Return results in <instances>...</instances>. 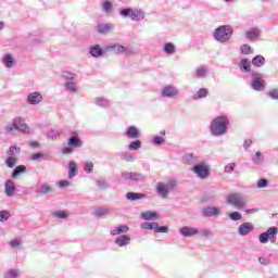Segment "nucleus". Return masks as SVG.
<instances>
[{
	"mask_svg": "<svg viewBox=\"0 0 278 278\" xmlns=\"http://www.w3.org/2000/svg\"><path fill=\"white\" fill-rule=\"evenodd\" d=\"M227 129H229V117L222 115L212 119L210 126L211 136H215V138L225 136Z\"/></svg>",
	"mask_w": 278,
	"mask_h": 278,
	"instance_id": "1",
	"label": "nucleus"
},
{
	"mask_svg": "<svg viewBox=\"0 0 278 278\" xmlns=\"http://www.w3.org/2000/svg\"><path fill=\"white\" fill-rule=\"evenodd\" d=\"M250 77V88H252V90L255 92H263V90H266V80L264 79V74H262L260 71H252Z\"/></svg>",
	"mask_w": 278,
	"mask_h": 278,
	"instance_id": "2",
	"label": "nucleus"
},
{
	"mask_svg": "<svg viewBox=\"0 0 278 278\" xmlns=\"http://www.w3.org/2000/svg\"><path fill=\"white\" fill-rule=\"evenodd\" d=\"M84 142L79 138V134L76 131L71 132V137L67 140V147L63 148L62 154L63 155H71V153H74V149H81Z\"/></svg>",
	"mask_w": 278,
	"mask_h": 278,
	"instance_id": "3",
	"label": "nucleus"
},
{
	"mask_svg": "<svg viewBox=\"0 0 278 278\" xmlns=\"http://www.w3.org/2000/svg\"><path fill=\"white\" fill-rule=\"evenodd\" d=\"M233 36V28L229 25H223L214 30L213 37L217 42H227Z\"/></svg>",
	"mask_w": 278,
	"mask_h": 278,
	"instance_id": "4",
	"label": "nucleus"
},
{
	"mask_svg": "<svg viewBox=\"0 0 278 278\" xmlns=\"http://www.w3.org/2000/svg\"><path fill=\"white\" fill-rule=\"evenodd\" d=\"M119 14L121 16H123L124 18H131V21H142L146 16L144 11L140 10V9H131V8H125L119 10Z\"/></svg>",
	"mask_w": 278,
	"mask_h": 278,
	"instance_id": "5",
	"label": "nucleus"
},
{
	"mask_svg": "<svg viewBox=\"0 0 278 278\" xmlns=\"http://www.w3.org/2000/svg\"><path fill=\"white\" fill-rule=\"evenodd\" d=\"M278 228L276 226L269 227L265 232L258 235V241L261 244H268V242L275 243L277 241Z\"/></svg>",
	"mask_w": 278,
	"mask_h": 278,
	"instance_id": "6",
	"label": "nucleus"
},
{
	"mask_svg": "<svg viewBox=\"0 0 278 278\" xmlns=\"http://www.w3.org/2000/svg\"><path fill=\"white\" fill-rule=\"evenodd\" d=\"M14 129L22 131V134H29V126L25 124V119L22 117L14 118L12 125L7 127L8 131H14Z\"/></svg>",
	"mask_w": 278,
	"mask_h": 278,
	"instance_id": "7",
	"label": "nucleus"
},
{
	"mask_svg": "<svg viewBox=\"0 0 278 278\" xmlns=\"http://www.w3.org/2000/svg\"><path fill=\"white\" fill-rule=\"evenodd\" d=\"M226 203H228V205H233V207H238L239 210H244L247 207V202H244L240 193H232L228 195Z\"/></svg>",
	"mask_w": 278,
	"mask_h": 278,
	"instance_id": "8",
	"label": "nucleus"
},
{
	"mask_svg": "<svg viewBox=\"0 0 278 278\" xmlns=\"http://www.w3.org/2000/svg\"><path fill=\"white\" fill-rule=\"evenodd\" d=\"M191 170L197 175V177H199V179H207V177H210V167L205 164L198 163L191 168Z\"/></svg>",
	"mask_w": 278,
	"mask_h": 278,
	"instance_id": "9",
	"label": "nucleus"
},
{
	"mask_svg": "<svg viewBox=\"0 0 278 278\" xmlns=\"http://www.w3.org/2000/svg\"><path fill=\"white\" fill-rule=\"evenodd\" d=\"M161 94L163 99H175L179 97V89L173 85H166L162 88Z\"/></svg>",
	"mask_w": 278,
	"mask_h": 278,
	"instance_id": "10",
	"label": "nucleus"
},
{
	"mask_svg": "<svg viewBox=\"0 0 278 278\" xmlns=\"http://www.w3.org/2000/svg\"><path fill=\"white\" fill-rule=\"evenodd\" d=\"M223 214V211L218 206H206L202 208V216L204 218H212L214 216H220Z\"/></svg>",
	"mask_w": 278,
	"mask_h": 278,
	"instance_id": "11",
	"label": "nucleus"
},
{
	"mask_svg": "<svg viewBox=\"0 0 278 278\" xmlns=\"http://www.w3.org/2000/svg\"><path fill=\"white\" fill-rule=\"evenodd\" d=\"M179 233L184 238H192L194 236H199V228L184 226L179 229Z\"/></svg>",
	"mask_w": 278,
	"mask_h": 278,
	"instance_id": "12",
	"label": "nucleus"
},
{
	"mask_svg": "<svg viewBox=\"0 0 278 278\" xmlns=\"http://www.w3.org/2000/svg\"><path fill=\"white\" fill-rule=\"evenodd\" d=\"M255 230L253 223H243L238 228L239 236H249L252 231Z\"/></svg>",
	"mask_w": 278,
	"mask_h": 278,
	"instance_id": "13",
	"label": "nucleus"
},
{
	"mask_svg": "<svg viewBox=\"0 0 278 278\" xmlns=\"http://www.w3.org/2000/svg\"><path fill=\"white\" fill-rule=\"evenodd\" d=\"M42 102V93L38 91H34L27 96L28 105H38V103Z\"/></svg>",
	"mask_w": 278,
	"mask_h": 278,
	"instance_id": "14",
	"label": "nucleus"
},
{
	"mask_svg": "<svg viewBox=\"0 0 278 278\" xmlns=\"http://www.w3.org/2000/svg\"><path fill=\"white\" fill-rule=\"evenodd\" d=\"M125 136L131 140H138V138L142 136V134L140 132L138 127L129 126L125 131Z\"/></svg>",
	"mask_w": 278,
	"mask_h": 278,
	"instance_id": "15",
	"label": "nucleus"
},
{
	"mask_svg": "<svg viewBox=\"0 0 278 278\" xmlns=\"http://www.w3.org/2000/svg\"><path fill=\"white\" fill-rule=\"evenodd\" d=\"M105 49H106V51H114V53H117V54L128 52V50L125 46L119 45V43H114V42L106 45Z\"/></svg>",
	"mask_w": 278,
	"mask_h": 278,
	"instance_id": "16",
	"label": "nucleus"
},
{
	"mask_svg": "<svg viewBox=\"0 0 278 278\" xmlns=\"http://www.w3.org/2000/svg\"><path fill=\"white\" fill-rule=\"evenodd\" d=\"M262 36V30L257 27L251 28L245 33V38L255 42Z\"/></svg>",
	"mask_w": 278,
	"mask_h": 278,
	"instance_id": "17",
	"label": "nucleus"
},
{
	"mask_svg": "<svg viewBox=\"0 0 278 278\" xmlns=\"http://www.w3.org/2000/svg\"><path fill=\"white\" fill-rule=\"evenodd\" d=\"M89 54L91 58H103V55H105V51L100 45H94L89 48Z\"/></svg>",
	"mask_w": 278,
	"mask_h": 278,
	"instance_id": "18",
	"label": "nucleus"
},
{
	"mask_svg": "<svg viewBox=\"0 0 278 278\" xmlns=\"http://www.w3.org/2000/svg\"><path fill=\"white\" fill-rule=\"evenodd\" d=\"M14 192H16V185L12 179H8L4 182V194L8 197H14Z\"/></svg>",
	"mask_w": 278,
	"mask_h": 278,
	"instance_id": "19",
	"label": "nucleus"
},
{
	"mask_svg": "<svg viewBox=\"0 0 278 278\" xmlns=\"http://www.w3.org/2000/svg\"><path fill=\"white\" fill-rule=\"evenodd\" d=\"M182 163L189 166H197L199 164V157L193 153H187L182 156Z\"/></svg>",
	"mask_w": 278,
	"mask_h": 278,
	"instance_id": "20",
	"label": "nucleus"
},
{
	"mask_svg": "<svg viewBox=\"0 0 278 278\" xmlns=\"http://www.w3.org/2000/svg\"><path fill=\"white\" fill-rule=\"evenodd\" d=\"M156 192L163 199H167L170 192V189L168 188V185H164L163 182H160L156 186Z\"/></svg>",
	"mask_w": 278,
	"mask_h": 278,
	"instance_id": "21",
	"label": "nucleus"
},
{
	"mask_svg": "<svg viewBox=\"0 0 278 278\" xmlns=\"http://www.w3.org/2000/svg\"><path fill=\"white\" fill-rule=\"evenodd\" d=\"M251 64L252 61L249 59H241L240 63H239V68L241 73H253V71H251Z\"/></svg>",
	"mask_w": 278,
	"mask_h": 278,
	"instance_id": "22",
	"label": "nucleus"
},
{
	"mask_svg": "<svg viewBox=\"0 0 278 278\" xmlns=\"http://www.w3.org/2000/svg\"><path fill=\"white\" fill-rule=\"evenodd\" d=\"M131 243V237L129 235H123L115 239V244L117 247H127V244Z\"/></svg>",
	"mask_w": 278,
	"mask_h": 278,
	"instance_id": "23",
	"label": "nucleus"
},
{
	"mask_svg": "<svg viewBox=\"0 0 278 278\" xmlns=\"http://www.w3.org/2000/svg\"><path fill=\"white\" fill-rule=\"evenodd\" d=\"M114 29V24L106 23V24H98L97 31L98 34H110Z\"/></svg>",
	"mask_w": 278,
	"mask_h": 278,
	"instance_id": "24",
	"label": "nucleus"
},
{
	"mask_svg": "<svg viewBox=\"0 0 278 278\" xmlns=\"http://www.w3.org/2000/svg\"><path fill=\"white\" fill-rule=\"evenodd\" d=\"M38 194H50L55 192L49 182L41 184L40 187L37 189Z\"/></svg>",
	"mask_w": 278,
	"mask_h": 278,
	"instance_id": "25",
	"label": "nucleus"
},
{
	"mask_svg": "<svg viewBox=\"0 0 278 278\" xmlns=\"http://www.w3.org/2000/svg\"><path fill=\"white\" fill-rule=\"evenodd\" d=\"M141 218L143 220H157V218H160V214L155 211H146L141 213Z\"/></svg>",
	"mask_w": 278,
	"mask_h": 278,
	"instance_id": "26",
	"label": "nucleus"
},
{
	"mask_svg": "<svg viewBox=\"0 0 278 278\" xmlns=\"http://www.w3.org/2000/svg\"><path fill=\"white\" fill-rule=\"evenodd\" d=\"M110 214H112V211H110V208H105V207H98L93 212V215H96L97 218H108V216H110Z\"/></svg>",
	"mask_w": 278,
	"mask_h": 278,
	"instance_id": "27",
	"label": "nucleus"
},
{
	"mask_svg": "<svg viewBox=\"0 0 278 278\" xmlns=\"http://www.w3.org/2000/svg\"><path fill=\"white\" fill-rule=\"evenodd\" d=\"M251 62H252V66H255L256 68H262V66L266 64V58H264V55L262 54H257L252 59Z\"/></svg>",
	"mask_w": 278,
	"mask_h": 278,
	"instance_id": "28",
	"label": "nucleus"
},
{
	"mask_svg": "<svg viewBox=\"0 0 278 278\" xmlns=\"http://www.w3.org/2000/svg\"><path fill=\"white\" fill-rule=\"evenodd\" d=\"M164 136H166V130H161L160 136H154L152 139V142L156 147H162V144H164L166 142V139H164Z\"/></svg>",
	"mask_w": 278,
	"mask_h": 278,
	"instance_id": "29",
	"label": "nucleus"
},
{
	"mask_svg": "<svg viewBox=\"0 0 278 278\" xmlns=\"http://www.w3.org/2000/svg\"><path fill=\"white\" fill-rule=\"evenodd\" d=\"M210 94L207 88H201L192 96L193 101H199V99H205Z\"/></svg>",
	"mask_w": 278,
	"mask_h": 278,
	"instance_id": "30",
	"label": "nucleus"
},
{
	"mask_svg": "<svg viewBox=\"0 0 278 278\" xmlns=\"http://www.w3.org/2000/svg\"><path fill=\"white\" fill-rule=\"evenodd\" d=\"M126 199L128 201H138L140 199H147V194L130 191L126 193Z\"/></svg>",
	"mask_w": 278,
	"mask_h": 278,
	"instance_id": "31",
	"label": "nucleus"
},
{
	"mask_svg": "<svg viewBox=\"0 0 278 278\" xmlns=\"http://www.w3.org/2000/svg\"><path fill=\"white\" fill-rule=\"evenodd\" d=\"M23 173H27V166L25 165H17L12 174H11V177L12 179H16V177H20V175H23Z\"/></svg>",
	"mask_w": 278,
	"mask_h": 278,
	"instance_id": "32",
	"label": "nucleus"
},
{
	"mask_svg": "<svg viewBox=\"0 0 278 278\" xmlns=\"http://www.w3.org/2000/svg\"><path fill=\"white\" fill-rule=\"evenodd\" d=\"M127 231H129V226L121 225L111 230V236H121V233H127Z\"/></svg>",
	"mask_w": 278,
	"mask_h": 278,
	"instance_id": "33",
	"label": "nucleus"
},
{
	"mask_svg": "<svg viewBox=\"0 0 278 278\" xmlns=\"http://www.w3.org/2000/svg\"><path fill=\"white\" fill-rule=\"evenodd\" d=\"M74 177H77V163L71 161L68 163V179H73Z\"/></svg>",
	"mask_w": 278,
	"mask_h": 278,
	"instance_id": "34",
	"label": "nucleus"
},
{
	"mask_svg": "<svg viewBox=\"0 0 278 278\" xmlns=\"http://www.w3.org/2000/svg\"><path fill=\"white\" fill-rule=\"evenodd\" d=\"M207 66L201 65L195 70V77L198 79H204V77H207Z\"/></svg>",
	"mask_w": 278,
	"mask_h": 278,
	"instance_id": "35",
	"label": "nucleus"
},
{
	"mask_svg": "<svg viewBox=\"0 0 278 278\" xmlns=\"http://www.w3.org/2000/svg\"><path fill=\"white\" fill-rule=\"evenodd\" d=\"M112 10H114V4L110 0H104L102 2V12L104 14H112Z\"/></svg>",
	"mask_w": 278,
	"mask_h": 278,
	"instance_id": "36",
	"label": "nucleus"
},
{
	"mask_svg": "<svg viewBox=\"0 0 278 278\" xmlns=\"http://www.w3.org/2000/svg\"><path fill=\"white\" fill-rule=\"evenodd\" d=\"M7 155L8 157H17V155H21V148L11 146L7 151Z\"/></svg>",
	"mask_w": 278,
	"mask_h": 278,
	"instance_id": "37",
	"label": "nucleus"
},
{
	"mask_svg": "<svg viewBox=\"0 0 278 278\" xmlns=\"http://www.w3.org/2000/svg\"><path fill=\"white\" fill-rule=\"evenodd\" d=\"M2 62L7 68H12L14 66V56L12 54H5Z\"/></svg>",
	"mask_w": 278,
	"mask_h": 278,
	"instance_id": "38",
	"label": "nucleus"
},
{
	"mask_svg": "<svg viewBox=\"0 0 278 278\" xmlns=\"http://www.w3.org/2000/svg\"><path fill=\"white\" fill-rule=\"evenodd\" d=\"M163 51H164V53H167V55H173V54H175L177 49L175 48V43L167 42L164 45Z\"/></svg>",
	"mask_w": 278,
	"mask_h": 278,
	"instance_id": "39",
	"label": "nucleus"
},
{
	"mask_svg": "<svg viewBox=\"0 0 278 278\" xmlns=\"http://www.w3.org/2000/svg\"><path fill=\"white\" fill-rule=\"evenodd\" d=\"M146 180H147V176H144V174L137 173V172L130 173V181H146Z\"/></svg>",
	"mask_w": 278,
	"mask_h": 278,
	"instance_id": "40",
	"label": "nucleus"
},
{
	"mask_svg": "<svg viewBox=\"0 0 278 278\" xmlns=\"http://www.w3.org/2000/svg\"><path fill=\"white\" fill-rule=\"evenodd\" d=\"M139 149H142V141L139 139H136L128 144V151H138Z\"/></svg>",
	"mask_w": 278,
	"mask_h": 278,
	"instance_id": "41",
	"label": "nucleus"
},
{
	"mask_svg": "<svg viewBox=\"0 0 278 278\" xmlns=\"http://www.w3.org/2000/svg\"><path fill=\"white\" fill-rule=\"evenodd\" d=\"M21 277V271L18 269H9L4 273V278H18Z\"/></svg>",
	"mask_w": 278,
	"mask_h": 278,
	"instance_id": "42",
	"label": "nucleus"
},
{
	"mask_svg": "<svg viewBox=\"0 0 278 278\" xmlns=\"http://www.w3.org/2000/svg\"><path fill=\"white\" fill-rule=\"evenodd\" d=\"M62 135V130H54V129H50L47 134V137L50 140H58V138H60V136Z\"/></svg>",
	"mask_w": 278,
	"mask_h": 278,
	"instance_id": "43",
	"label": "nucleus"
},
{
	"mask_svg": "<svg viewBox=\"0 0 278 278\" xmlns=\"http://www.w3.org/2000/svg\"><path fill=\"white\" fill-rule=\"evenodd\" d=\"M252 162L256 166H260V164H262V162H264V154H262V152L257 151L255 153V155L252 157Z\"/></svg>",
	"mask_w": 278,
	"mask_h": 278,
	"instance_id": "44",
	"label": "nucleus"
},
{
	"mask_svg": "<svg viewBox=\"0 0 278 278\" xmlns=\"http://www.w3.org/2000/svg\"><path fill=\"white\" fill-rule=\"evenodd\" d=\"M16 162H18V156H8L5 160L8 168H14L16 166Z\"/></svg>",
	"mask_w": 278,
	"mask_h": 278,
	"instance_id": "45",
	"label": "nucleus"
},
{
	"mask_svg": "<svg viewBox=\"0 0 278 278\" xmlns=\"http://www.w3.org/2000/svg\"><path fill=\"white\" fill-rule=\"evenodd\" d=\"M96 105H98L99 108H110V100L105 98H97Z\"/></svg>",
	"mask_w": 278,
	"mask_h": 278,
	"instance_id": "46",
	"label": "nucleus"
},
{
	"mask_svg": "<svg viewBox=\"0 0 278 278\" xmlns=\"http://www.w3.org/2000/svg\"><path fill=\"white\" fill-rule=\"evenodd\" d=\"M154 233H168V226H160L156 222V225L154 226Z\"/></svg>",
	"mask_w": 278,
	"mask_h": 278,
	"instance_id": "47",
	"label": "nucleus"
},
{
	"mask_svg": "<svg viewBox=\"0 0 278 278\" xmlns=\"http://www.w3.org/2000/svg\"><path fill=\"white\" fill-rule=\"evenodd\" d=\"M11 216L12 214L10 213V211H0V223H5V220H10Z\"/></svg>",
	"mask_w": 278,
	"mask_h": 278,
	"instance_id": "48",
	"label": "nucleus"
},
{
	"mask_svg": "<svg viewBox=\"0 0 278 278\" xmlns=\"http://www.w3.org/2000/svg\"><path fill=\"white\" fill-rule=\"evenodd\" d=\"M65 88L68 92H77V84L75 81H66Z\"/></svg>",
	"mask_w": 278,
	"mask_h": 278,
	"instance_id": "49",
	"label": "nucleus"
},
{
	"mask_svg": "<svg viewBox=\"0 0 278 278\" xmlns=\"http://www.w3.org/2000/svg\"><path fill=\"white\" fill-rule=\"evenodd\" d=\"M155 225H156V222H153V223L146 222V223L141 224V229H148L150 231H155Z\"/></svg>",
	"mask_w": 278,
	"mask_h": 278,
	"instance_id": "50",
	"label": "nucleus"
},
{
	"mask_svg": "<svg viewBox=\"0 0 278 278\" xmlns=\"http://www.w3.org/2000/svg\"><path fill=\"white\" fill-rule=\"evenodd\" d=\"M228 217L230 218V220L233 222L242 220V214L237 211L229 213Z\"/></svg>",
	"mask_w": 278,
	"mask_h": 278,
	"instance_id": "51",
	"label": "nucleus"
},
{
	"mask_svg": "<svg viewBox=\"0 0 278 278\" xmlns=\"http://www.w3.org/2000/svg\"><path fill=\"white\" fill-rule=\"evenodd\" d=\"M53 216H55L56 218H61V219H66L68 218V213H66V211H54L52 213Z\"/></svg>",
	"mask_w": 278,
	"mask_h": 278,
	"instance_id": "52",
	"label": "nucleus"
},
{
	"mask_svg": "<svg viewBox=\"0 0 278 278\" xmlns=\"http://www.w3.org/2000/svg\"><path fill=\"white\" fill-rule=\"evenodd\" d=\"M97 186L98 188H101V190H108V188H110V184L105 179H98Z\"/></svg>",
	"mask_w": 278,
	"mask_h": 278,
	"instance_id": "53",
	"label": "nucleus"
},
{
	"mask_svg": "<svg viewBox=\"0 0 278 278\" xmlns=\"http://www.w3.org/2000/svg\"><path fill=\"white\" fill-rule=\"evenodd\" d=\"M122 157L126 162H136V156L129 152H122Z\"/></svg>",
	"mask_w": 278,
	"mask_h": 278,
	"instance_id": "54",
	"label": "nucleus"
},
{
	"mask_svg": "<svg viewBox=\"0 0 278 278\" xmlns=\"http://www.w3.org/2000/svg\"><path fill=\"white\" fill-rule=\"evenodd\" d=\"M233 170H236V163H229L224 167V173H226L227 175H231Z\"/></svg>",
	"mask_w": 278,
	"mask_h": 278,
	"instance_id": "55",
	"label": "nucleus"
},
{
	"mask_svg": "<svg viewBox=\"0 0 278 278\" xmlns=\"http://www.w3.org/2000/svg\"><path fill=\"white\" fill-rule=\"evenodd\" d=\"M63 77L66 79V81H75V79H77V75L71 72H64Z\"/></svg>",
	"mask_w": 278,
	"mask_h": 278,
	"instance_id": "56",
	"label": "nucleus"
},
{
	"mask_svg": "<svg viewBox=\"0 0 278 278\" xmlns=\"http://www.w3.org/2000/svg\"><path fill=\"white\" fill-rule=\"evenodd\" d=\"M84 170H85V173L90 175V173H92L94 170V164L92 162H86L84 165Z\"/></svg>",
	"mask_w": 278,
	"mask_h": 278,
	"instance_id": "57",
	"label": "nucleus"
},
{
	"mask_svg": "<svg viewBox=\"0 0 278 278\" xmlns=\"http://www.w3.org/2000/svg\"><path fill=\"white\" fill-rule=\"evenodd\" d=\"M198 235L201 238H212V236H214V233L211 230H208V229L199 230Z\"/></svg>",
	"mask_w": 278,
	"mask_h": 278,
	"instance_id": "58",
	"label": "nucleus"
},
{
	"mask_svg": "<svg viewBox=\"0 0 278 278\" xmlns=\"http://www.w3.org/2000/svg\"><path fill=\"white\" fill-rule=\"evenodd\" d=\"M267 97L273 99L274 101H278V89H271L268 91Z\"/></svg>",
	"mask_w": 278,
	"mask_h": 278,
	"instance_id": "59",
	"label": "nucleus"
},
{
	"mask_svg": "<svg viewBox=\"0 0 278 278\" xmlns=\"http://www.w3.org/2000/svg\"><path fill=\"white\" fill-rule=\"evenodd\" d=\"M240 50H241V53L243 55H250V53H251V46L243 45V46H241Z\"/></svg>",
	"mask_w": 278,
	"mask_h": 278,
	"instance_id": "60",
	"label": "nucleus"
},
{
	"mask_svg": "<svg viewBox=\"0 0 278 278\" xmlns=\"http://www.w3.org/2000/svg\"><path fill=\"white\" fill-rule=\"evenodd\" d=\"M256 186L257 188H266L268 186V180L266 178H261Z\"/></svg>",
	"mask_w": 278,
	"mask_h": 278,
	"instance_id": "61",
	"label": "nucleus"
},
{
	"mask_svg": "<svg viewBox=\"0 0 278 278\" xmlns=\"http://www.w3.org/2000/svg\"><path fill=\"white\" fill-rule=\"evenodd\" d=\"M258 262H260V264H262L263 266H268V264H270V258L261 256V257H258Z\"/></svg>",
	"mask_w": 278,
	"mask_h": 278,
	"instance_id": "62",
	"label": "nucleus"
},
{
	"mask_svg": "<svg viewBox=\"0 0 278 278\" xmlns=\"http://www.w3.org/2000/svg\"><path fill=\"white\" fill-rule=\"evenodd\" d=\"M122 178H123L125 181H131V172H123V173H122Z\"/></svg>",
	"mask_w": 278,
	"mask_h": 278,
	"instance_id": "63",
	"label": "nucleus"
},
{
	"mask_svg": "<svg viewBox=\"0 0 278 278\" xmlns=\"http://www.w3.org/2000/svg\"><path fill=\"white\" fill-rule=\"evenodd\" d=\"M58 185L60 188H68V186H71V182L67 180H60Z\"/></svg>",
	"mask_w": 278,
	"mask_h": 278,
	"instance_id": "64",
	"label": "nucleus"
}]
</instances>
